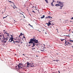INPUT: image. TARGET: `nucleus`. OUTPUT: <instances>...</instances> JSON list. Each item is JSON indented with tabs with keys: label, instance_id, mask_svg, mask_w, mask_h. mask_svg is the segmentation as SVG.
<instances>
[{
	"label": "nucleus",
	"instance_id": "e2e57ef3",
	"mask_svg": "<svg viewBox=\"0 0 73 73\" xmlns=\"http://www.w3.org/2000/svg\"><path fill=\"white\" fill-rule=\"evenodd\" d=\"M29 14L30 15H31L30 14Z\"/></svg>",
	"mask_w": 73,
	"mask_h": 73
},
{
	"label": "nucleus",
	"instance_id": "e433bc0d",
	"mask_svg": "<svg viewBox=\"0 0 73 73\" xmlns=\"http://www.w3.org/2000/svg\"><path fill=\"white\" fill-rule=\"evenodd\" d=\"M59 9H62V7H60L59 8Z\"/></svg>",
	"mask_w": 73,
	"mask_h": 73
},
{
	"label": "nucleus",
	"instance_id": "de8ad7c7",
	"mask_svg": "<svg viewBox=\"0 0 73 73\" xmlns=\"http://www.w3.org/2000/svg\"><path fill=\"white\" fill-rule=\"evenodd\" d=\"M58 73H60V71H58Z\"/></svg>",
	"mask_w": 73,
	"mask_h": 73
},
{
	"label": "nucleus",
	"instance_id": "bf43d9fd",
	"mask_svg": "<svg viewBox=\"0 0 73 73\" xmlns=\"http://www.w3.org/2000/svg\"><path fill=\"white\" fill-rule=\"evenodd\" d=\"M56 30H57H57H58V29H56Z\"/></svg>",
	"mask_w": 73,
	"mask_h": 73
},
{
	"label": "nucleus",
	"instance_id": "a19ab883",
	"mask_svg": "<svg viewBox=\"0 0 73 73\" xmlns=\"http://www.w3.org/2000/svg\"><path fill=\"white\" fill-rule=\"evenodd\" d=\"M13 8L14 9H15V7H13Z\"/></svg>",
	"mask_w": 73,
	"mask_h": 73
},
{
	"label": "nucleus",
	"instance_id": "6e6d98bb",
	"mask_svg": "<svg viewBox=\"0 0 73 73\" xmlns=\"http://www.w3.org/2000/svg\"><path fill=\"white\" fill-rule=\"evenodd\" d=\"M49 23H51V21H50Z\"/></svg>",
	"mask_w": 73,
	"mask_h": 73
},
{
	"label": "nucleus",
	"instance_id": "f8f14e48",
	"mask_svg": "<svg viewBox=\"0 0 73 73\" xmlns=\"http://www.w3.org/2000/svg\"><path fill=\"white\" fill-rule=\"evenodd\" d=\"M29 25H30V26H31V27H32V28H33V26H32V25H30V24H29Z\"/></svg>",
	"mask_w": 73,
	"mask_h": 73
},
{
	"label": "nucleus",
	"instance_id": "f3484780",
	"mask_svg": "<svg viewBox=\"0 0 73 73\" xmlns=\"http://www.w3.org/2000/svg\"><path fill=\"white\" fill-rule=\"evenodd\" d=\"M3 31H4V33H7L6 31H5V30H4Z\"/></svg>",
	"mask_w": 73,
	"mask_h": 73
},
{
	"label": "nucleus",
	"instance_id": "8fccbe9b",
	"mask_svg": "<svg viewBox=\"0 0 73 73\" xmlns=\"http://www.w3.org/2000/svg\"><path fill=\"white\" fill-rule=\"evenodd\" d=\"M48 27H49V26H50V25H48Z\"/></svg>",
	"mask_w": 73,
	"mask_h": 73
},
{
	"label": "nucleus",
	"instance_id": "37998d69",
	"mask_svg": "<svg viewBox=\"0 0 73 73\" xmlns=\"http://www.w3.org/2000/svg\"><path fill=\"white\" fill-rule=\"evenodd\" d=\"M29 46H31V44H29Z\"/></svg>",
	"mask_w": 73,
	"mask_h": 73
},
{
	"label": "nucleus",
	"instance_id": "a18cd8bd",
	"mask_svg": "<svg viewBox=\"0 0 73 73\" xmlns=\"http://www.w3.org/2000/svg\"><path fill=\"white\" fill-rule=\"evenodd\" d=\"M66 36H67L68 37V36H69V35H66Z\"/></svg>",
	"mask_w": 73,
	"mask_h": 73
},
{
	"label": "nucleus",
	"instance_id": "680f3d73",
	"mask_svg": "<svg viewBox=\"0 0 73 73\" xmlns=\"http://www.w3.org/2000/svg\"><path fill=\"white\" fill-rule=\"evenodd\" d=\"M18 41H20V39H19V40H18Z\"/></svg>",
	"mask_w": 73,
	"mask_h": 73
},
{
	"label": "nucleus",
	"instance_id": "7ed1b4c3",
	"mask_svg": "<svg viewBox=\"0 0 73 73\" xmlns=\"http://www.w3.org/2000/svg\"><path fill=\"white\" fill-rule=\"evenodd\" d=\"M64 3L63 2H62L59 4V6L61 8H62L64 7Z\"/></svg>",
	"mask_w": 73,
	"mask_h": 73
},
{
	"label": "nucleus",
	"instance_id": "5701e85b",
	"mask_svg": "<svg viewBox=\"0 0 73 73\" xmlns=\"http://www.w3.org/2000/svg\"><path fill=\"white\" fill-rule=\"evenodd\" d=\"M52 5V7L54 6V5H53V4H52V5Z\"/></svg>",
	"mask_w": 73,
	"mask_h": 73
},
{
	"label": "nucleus",
	"instance_id": "ea45409f",
	"mask_svg": "<svg viewBox=\"0 0 73 73\" xmlns=\"http://www.w3.org/2000/svg\"><path fill=\"white\" fill-rule=\"evenodd\" d=\"M67 43H68V44H69V42H68Z\"/></svg>",
	"mask_w": 73,
	"mask_h": 73
},
{
	"label": "nucleus",
	"instance_id": "a878e982",
	"mask_svg": "<svg viewBox=\"0 0 73 73\" xmlns=\"http://www.w3.org/2000/svg\"><path fill=\"white\" fill-rule=\"evenodd\" d=\"M33 66H34V65L31 66V67H33Z\"/></svg>",
	"mask_w": 73,
	"mask_h": 73
},
{
	"label": "nucleus",
	"instance_id": "603ef678",
	"mask_svg": "<svg viewBox=\"0 0 73 73\" xmlns=\"http://www.w3.org/2000/svg\"><path fill=\"white\" fill-rule=\"evenodd\" d=\"M22 35H23V36H24V35L23 34H22Z\"/></svg>",
	"mask_w": 73,
	"mask_h": 73
},
{
	"label": "nucleus",
	"instance_id": "423d86ee",
	"mask_svg": "<svg viewBox=\"0 0 73 73\" xmlns=\"http://www.w3.org/2000/svg\"><path fill=\"white\" fill-rule=\"evenodd\" d=\"M17 66L19 67V68H22V67H23V66H20L19 65H17Z\"/></svg>",
	"mask_w": 73,
	"mask_h": 73
},
{
	"label": "nucleus",
	"instance_id": "cd10ccee",
	"mask_svg": "<svg viewBox=\"0 0 73 73\" xmlns=\"http://www.w3.org/2000/svg\"><path fill=\"white\" fill-rule=\"evenodd\" d=\"M65 44H66V42H67V41H66V40H65Z\"/></svg>",
	"mask_w": 73,
	"mask_h": 73
},
{
	"label": "nucleus",
	"instance_id": "864d4df0",
	"mask_svg": "<svg viewBox=\"0 0 73 73\" xmlns=\"http://www.w3.org/2000/svg\"><path fill=\"white\" fill-rule=\"evenodd\" d=\"M39 32H40V33L41 32V31H39Z\"/></svg>",
	"mask_w": 73,
	"mask_h": 73
},
{
	"label": "nucleus",
	"instance_id": "6e6552de",
	"mask_svg": "<svg viewBox=\"0 0 73 73\" xmlns=\"http://www.w3.org/2000/svg\"><path fill=\"white\" fill-rule=\"evenodd\" d=\"M62 2L61 1H57V3H59V4H60Z\"/></svg>",
	"mask_w": 73,
	"mask_h": 73
},
{
	"label": "nucleus",
	"instance_id": "79ce46f5",
	"mask_svg": "<svg viewBox=\"0 0 73 73\" xmlns=\"http://www.w3.org/2000/svg\"><path fill=\"white\" fill-rule=\"evenodd\" d=\"M20 35H23V34H22V33H21V34Z\"/></svg>",
	"mask_w": 73,
	"mask_h": 73
},
{
	"label": "nucleus",
	"instance_id": "f704fd0d",
	"mask_svg": "<svg viewBox=\"0 0 73 73\" xmlns=\"http://www.w3.org/2000/svg\"><path fill=\"white\" fill-rule=\"evenodd\" d=\"M23 38H25V36H23Z\"/></svg>",
	"mask_w": 73,
	"mask_h": 73
},
{
	"label": "nucleus",
	"instance_id": "69168bd1",
	"mask_svg": "<svg viewBox=\"0 0 73 73\" xmlns=\"http://www.w3.org/2000/svg\"><path fill=\"white\" fill-rule=\"evenodd\" d=\"M57 32H58V30H57Z\"/></svg>",
	"mask_w": 73,
	"mask_h": 73
},
{
	"label": "nucleus",
	"instance_id": "c03bdc74",
	"mask_svg": "<svg viewBox=\"0 0 73 73\" xmlns=\"http://www.w3.org/2000/svg\"><path fill=\"white\" fill-rule=\"evenodd\" d=\"M8 34V33H6V34H7V35Z\"/></svg>",
	"mask_w": 73,
	"mask_h": 73
},
{
	"label": "nucleus",
	"instance_id": "72a5a7b5",
	"mask_svg": "<svg viewBox=\"0 0 73 73\" xmlns=\"http://www.w3.org/2000/svg\"><path fill=\"white\" fill-rule=\"evenodd\" d=\"M9 1V2H10V3H13V2H11V1Z\"/></svg>",
	"mask_w": 73,
	"mask_h": 73
},
{
	"label": "nucleus",
	"instance_id": "412c9836",
	"mask_svg": "<svg viewBox=\"0 0 73 73\" xmlns=\"http://www.w3.org/2000/svg\"><path fill=\"white\" fill-rule=\"evenodd\" d=\"M44 50H45L44 49V50H40V51H42V52H43V51H44Z\"/></svg>",
	"mask_w": 73,
	"mask_h": 73
},
{
	"label": "nucleus",
	"instance_id": "f257e3e1",
	"mask_svg": "<svg viewBox=\"0 0 73 73\" xmlns=\"http://www.w3.org/2000/svg\"><path fill=\"white\" fill-rule=\"evenodd\" d=\"M35 36H33V38H31L30 39V41L29 42V44H31V45H33L32 47L33 48L34 46H35L36 44H38V40H36L35 38Z\"/></svg>",
	"mask_w": 73,
	"mask_h": 73
},
{
	"label": "nucleus",
	"instance_id": "09e8293b",
	"mask_svg": "<svg viewBox=\"0 0 73 73\" xmlns=\"http://www.w3.org/2000/svg\"><path fill=\"white\" fill-rule=\"evenodd\" d=\"M46 24H47V25H48V23H46Z\"/></svg>",
	"mask_w": 73,
	"mask_h": 73
},
{
	"label": "nucleus",
	"instance_id": "052dcab7",
	"mask_svg": "<svg viewBox=\"0 0 73 73\" xmlns=\"http://www.w3.org/2000/svg\"><path fill=\"white\" fill-rule=\"evenodd\" d=\"M19 45V46L20 47V45Z\"/></svg>",
	"mask_w": 73,
	"mask_h": 73
},
{
	"label": "nucleus",
	"instance_id": "774afa93",
	"mask_svg": "<svg viewBox=\"0 0 73 73\" xmlns=\"http://www.w3.org/2000/svg\"><path fill=\"white\" fill-rule=\"evenodd\" d=\"M38 31H39V30H38Z\"/></svg>",
	"mask_w": 73,
	"mask_h": 73
},
{
	"label": "nucleus",
	"instance_id": "c9c22d12",
	"mask_svg": "<svg viewBox=\"0 0 73 73\" xmlns=\"http://www.w3.org/2000/svg\"><path fill=\"white\" fill-rule=\"evenodd\" d=\"M14 5V6H15V8H17L16 7V5Z\"/></svg>",
	"mask_w": 73,
	"mask_h": 73
},
{
	"label": "nucleus",
	"instance_id": "6ab92c4d",
	"mask_svg": "<svg viewBox=\"0 0 73 73\" xmlns=\"http://www.w3.org/2000/svg\"><path fill=\"white\" fill-rule=\"evenodd\" d=\"M6 17H7V16H6V17H4L3 18V19H5V18H6Z\"/></svg>",
	"mask_w": 73,
	"mask_h": 73
},
{
	"label": "nucleus",
	"instance_id": "3c124183",
	"mask_svg": "<svg viewBox=\"0 0 73 73\" xmlns=\"http://www.w3.org/2000/svg\"><path fill=\"white\" fill-rule=\"evenodd\" d=\"M33 49H35V48H33Z\"/></svg>",
	"mask_w": 73,
	"mask_h": 73
},
{
	"label": "nucleus",
	"instance_id": "c85d7f7f",
	"mask_svg": "<svg viewBox=\"0 0 73 73\" xmlns=\"http://www.w3.org/2000/svg\"><path fill=\"white\" fill-rule=\"evenodd\" d=\"M15 42H18V41H15Z\"/></svg>",
	"mask_w": 73,
	"mask_h": 73
},
{
	"label": "nucleus",
	"instance_id": "39448f33",
	"mask_svg": "<svg viewBox=\"0 0 73 73\" xmlns=\"http://www.w3.org/2000/svg\"><path fill=\"white\" fill-rule=\"evenodd\" d=\"M27 67H29V64H31V63H29V62H27Z\"/></svg>",
	"mask_w": 73,
	"mask_h": 73
},
{
	"label": "nucleus",
	"instance_id": "f03ea898",
	"mask_svg": "<svg viewBox=\"0 0 73 73\" xmlns=\"http://www.w3.org/2000/svg\"><path fill=\"white\" fill-rule=\"evenodd\" d=\"M10 40H11L10 42L13 41L14 42V44H15V41H14V40H13V37H11L9 39V41H10Z\"/></svg>",
	"mask_w": 73,
	"mask_h": 73
},
{
	"label": "nucleus",
	"instance_id": "ddd939ff",
	"mask_svg": "<svg viewBox=\"0 0 73 73\" xmlns=\"http://www.w3.org/2000/svg\"><path fill=\"white\" fill-rule=\"evenodd\" d=\"M45 1L47 3H48V0H45Z\"/></svg>",
	"mask_w": 73,
	"mask_h": 73
},
{
	"label": "nucleus",
	"instance_id": "49530a36",
	"mask_svg": "<svg viewBox=\"0 0 73 73\" xmlns=\"http://www.w3.org/2000/svg\"><path fill=\"white\" fill-rule=\"evenodd\" d=\"M71 19H72H72H73V17H72V18H71Z\"/></svg>",
	"mask_w": 73,
	"mask_h": 73
},
{
	"label": "nucleus",
	"instance_id": "2f4dec72",
	"mask_svg": "<svg viewBox=\"0 0 73 73\" xmlns=\"http://www.w3.org/2000/svg\"><path fill=\"white\" fill-rule=\"evenodd\" d=\"M53 2H52L51 3V5H52V4H53Z\"/></svg>",
	"mask_w": 73,
	"mask_h": 73
},
{
	"label": "nucleus",
	"instance_id": "aec40b11",
	"mask_svg": "<svg viewBox=\"0 0 73 73\" xmlns=\"http://www.w3.org/2000/svg\"><path fill=\"white\" fill-rule=\"evenodd\" d=\"M7 36H8V37H9V34L8 33V34H7Z\"/></svg>",
	"mask_w": 73,
	"mask_h": 73
},
{
	"label": "nucleus",
	"instance_id": "b1692460",
	"mask_svg": "<svg viewBox=\"0 0 73 73\" xmlns=\"http://www.w3.org/2000/svg\"><path fill=\"white\" fill-rule=\"evenodd\" d=\"M55 61H59V60H55Z\"/></svg>",
	"mask_w": 73,
	"mask_h": 73
},
{
	"label": "nucleus",
	"instance_id": "2eb2a0df",
	"mask_svg": "<svg viewBox=\"0 0 73 73\" xmlns=\"http://www.w3.org/2000/svg\"><path fill=\"white\" fill-rule=\"evenodd\" d=\"M6 42H7V41H3V42L4 43H6Z\"/></svg>",
	"mask_w": 73,
	"mask_h": 73
},
{
	"label": "nucleus",
	"instance_id": "4be33fe9",
	"mask_svg": "<svg viewBox=\"0 0 73 73\" xmlns=\"http://www.w3.org/2000/svg\"><path fill=\"white\" fill-rule=\"evenodd\" d=\"M60 40L61 41H63V39H60Z\"/></svg>",
	"mask_w": 73,
	"mask_h": 73
},
{
	"label": "nucleus",
	"instance_id": "13d9d810",
	"mask_svg": "<svg viewBox=\"0 0 73 73\" xmlns=\"http://www.w3.org/2000/svg\"><path fill=\"white\" fill-rule=\"evenodd\" d=\"M19 38H20V36H19Z\"/></svg>",
	"mask_w": 73,
	"mask_h": 73
},
{
	"label": "nucleus",
	"instance_id": "58836bf2",
	"mask_svg": "<svg viewBox=\"0 0 73 73\" xmlns=\"http://www.w3.org/2000/svg\"><path fill=\"white\" fill-rule=\"evenodd\" d=\"M44 48H45V44H44Z\"/></svg>",
	"mask_w": 73,
	"mask_h": 73
},
{
	"label": "nucleus",
	"instance_id": "dca6fc26",
	"mask_svg": "<svg viewBox=\"0 0 73 73\" xmlns=\"http://www.w3.org/2000/svg\"><path fill=\"white\" fill-rule=\"evenodd\" d=\"M1 37H2V35H0V39H1Z\"/></svg>",
	"mask_w": 73,
	"mask_h": 73
},
{
	"label": "nucleus",
	"instance_id": "393cba45",
	"mask_svg": "<svg viewBox=\"0 0 73 73\" xmlns=\"http://www.w3.org/2000/svg\"><path fill=\"white\" fill-rule=\"evenodd\" d=\"M36 44H36L35 45H36V46H37L38 45V44Z\"/></svg>",
	"mask_w": 73,
	"mask_h": 73
},
{
	"label": "nucleus",
	"instance_id": "4468645a",
	"mask_svg": "<svg viewBox=\"0 0 73 73\" xmlns=\"http://www.w3.org/2000/svg\"><path fill=\"white\" fill-rule=\"evenodd\" d=\"M50 16H48L47 17H46V19H49Z\"/></svg>",
	"mask_w": 73,
	"mask_h": 73
},
{
	"label": "nucleus",
	"instance_id": "c756f323",
	"mask_svg": "<svg viewBox=\"0 0 73 73\" xmlns=\"http://www.w3.org/2000/svg\"><path fill=\"white\" fill-rule=\"evenodd\" d=\"M9 41H10L9 42H11V40H10V41H9Z\"/></svg>",
	"mask_w": 73,
	"mask_h": 73
},
{
	"label": "nucleus",
	"instance_id": "0eeeda50",
	"mask_svg": "<svg viewBox=\"0 0 73 73\" xmlns=\"http://www.w3.org/2000/svg\"><path fill=\"white\" fill-rule=\"evenodd\" d=\"M55 6H56V7H58L60 6V4H56L55 5Z\"/></svg>",
	"mask_w": 73,
	"mask_h": 73
},
{
	"label": "nucleus",
	"instance_id": "a211bd4d",
	"mask_svg": "<svg viewBox=\"0 0 73 73\" xmlns=\"http://www.w3.org/2000/svg\"><path fill=\"white\" fill-rule=\"evenodd\" d=\"M20 36H23V34H20L19 36V37H20Z\"/></svg>",
	"mask_w": 73,
	"mask_h": 73
},
{
	"label": "nucleus",
	"instance_id": "7c9ffc66",
	"mask_svg": "<svg viewBox=\"0 0 73 73\" xmlns=\"http://www.w3.org/2000/svg\"><path fill=\"white\" fill-rule=\"evenodd\" d=\"M70 41H72V42H73V40H70Z\"/></svg>",
	"mask_w": 73,
	"mask_h": 73
},
{
	"label": "nucleus",
	"instance_id": "338daca9",
	"mask_svg": "<svg viewBox=\"0 0 73 73\" xmlns=\"http://www.w3.org/2000/svg\"><path fill=\"white\" fill-rule=\"evenodd\" d=\"M70 21L71 22H72V21Z\"/></svg>",
	"mask_w": 73,
	"mask_h": 73
},
{
	"label": "nucleus",
	"instance_id": "20e7f679",
	"mask_svg": "<svg viewBox=\"0 0 73 73\" xmlns=\"http://www.w3.org/2000/svg\"><path fill=\"white\" fill-rule=\"evenodd\" d=\"M3 41H4V40H8V37H7L6 38H4V36H3Z\"/></svg>",
	"mask_w": 73,
	"mask_h": 73
},
{
	"label": "nucleus",
	"instance_id": "9d476101",
	"mask_svg": "<svg viewBox=\"0 0 73 73\" xmlns=\"http://www.w3.org/2000/svg\"><path fill=\"white\" fill-rule=\"evenodd\" d=\"M48 25H52V24H51V23L49 22H48Z\"/></svg>",
	"mask_w": 73,
	"mask_h": 73
},
{
	"label": "nucleus",
	"instance_id": "4c0bfd02",
	"mask_svg": "<svg viewBox=\"0 0 73 73\" xmlns=\"http://www.w3.org/2000/svg\"><path fill=\"white\" fill-rule=\"evenodd\" d=\"M53 1V2H52V3H54V0H53V1Z\"/></svg>",
	"mask_w": 73,
	"mask_h": 73
},
{
	"label": "nucleus",
	"instance_id": "0e129e2a",
	"mask_svg": "<svg viewBox=\"0 0 73 73\" xmlns=\"http://www.w3.org/2000/svg\"><path fill=\"white\" fill-rule=\"evenodd\" d=\"M52 24V25H54V24Z\"/></svg>",
	"mask_w": 73,
	"mask_h": 73
},
{
	"label": "nucleus",
	"instance_id": "1a4fd4ad",
	"mask_svg": "<svg viewBox=\"0 0 73 73\" xmlns=\"http://www.w3.org/2000/svg\"><path fill=\"white\" fill-rule=\"evenodd\" d=\"M45 17V16L44 15H43L42 17H41V19H44Z\"/></svg>",
	"mask_w": 73,
	"mask_h": 73
},
{
	"label": "nucleus",
	"instance_id": "473e14b6",
	"mask_svg": "<svg viewBox=\"0 0 73 73\" xmlns=\"http://www.w3.org/2000/svg\"><path fill=\"white\" fill-rule=\"evenodd\" d=\"M33 12L34 13H35V12L34 11H33Z\"/></svg>",
	"mask_w": 73,
	"mask_h": 73
},
{
	"label": "nucleus",
	"instance_id": "9b49d317",
	"mask_svg": "<svg viewBox=\"0 0 73 73\" xmlns=\"http://www.w3.org/2000/svg\"><path fill=\"white\" fill-rule=\"evenodd\" d=\"M23 64L22 63H19L18 65H19L20 66H21V65H23Z\"/></svg>",
	"mask_w": 73,
	"mask_h": 73
},
{
	"label": "nucleus",
	"instance_id": "5fc2aeb1",
	"mask_svg": "<svg viewBox=\"0 0 73 73\" xmlns=\"http://www.w3.org/2000/svg\"><path fill=\"white\" fill-rule=\"evenodd\" d=\"M65 39H63V40H65Z\"/></svg>",
	"mask_w": 73,
	"mask_h": 73
},
{
	"label": "nucleus",
	"instance_id": "bb28decb",
	"mask_svg": "<svg viewBox=\"0 0 73 73\" xmlns=\"http://www.w3.org/2000/svg\"><path fill=\"white\" fill-rule=\"evenodd\" d=\"M52 17H50H50H49V19H52Z\"/></svg>",
	"mask_w": 73,
	"mask_h": 73
},
{
	"label": "nucleus",
	"instance_id": "4d7b16f0",
	"mask_svg": "<svg viewBox=\"0 0 73 73\" xmlns=\"http://www.w3.org/2000/svg\"><path fill=\"white\" fill-rule=\"evenodd\" d=\"M11 36L13 37V35H11Z\"/></svg>",
	"mask_w": 73,
	"mask_h": 73
}]
</instances>
